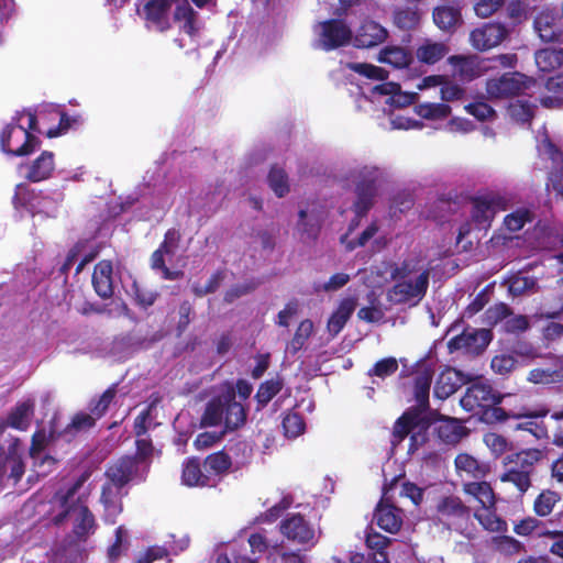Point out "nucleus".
I'll use <instances>...</instances> for the list:
<instances>
[{
  "mask_svg": "<svg viewBox=\"0 0 563 563\" xmlns=\"http://www.w3.org/2000/svg\"><path fill=\"white\" fill-rule=\"evenodd\" d=\"M420 12L418 4L412 5H395L393 8V22L395 26L404 31L416 29L420 23Z\"/></svg>",
  "mask_w": 563,
  "mask_h": 563,
  "instance_id": "473e14b6",
  "label": "nucleus"
},
{
  "mask_svg": "<svg viewBox=\"0 0 563 563\" xmlns=\"http://www.w3.org/2000/svg\"><path fill=\"white\" fill-rule=\"evenodd\" d=\"M195 317V309L189 300H184L178 307L177 335L180 336L189 327Z\"/></svg>",
  "mask_w": 563,
  "mask_h": 563,
  "instance_id": "680f3d73",
  "label": "nucleus"
},
{
  "mask_svg": "<svg viewBox=\"0 0 563 563\" xmlns=\"http://www.w3.org/2000/svg\"><path fill=\"white\" fill-rule=\"evenodd\" d=\"M517 365V360L510 354H499L492 358L490 367L499 375H508L511 373Z\"/></svg>",
  "mask_w": 563,
  "mask_h": 563,
  "instance_id": "0e129e2a",
  "label": "nucleus"
},
{
  "mask_svg": "<svg viewBox=\"0 0 563 563\" xmlns=\"http://www.w3.org/2000/svg\"><path fill=\"white\" fill-rule=\"evenodd\" d=\"M534 106L528 101L517 100L508 107V114L517 123H529L534 117Z\"/></svg>",
  "mask_w": 563,
  "mask_h": 563,
  "instance_id": "603ef678",
  "label": "nucleus"
},
{
  "mask_svg": "<svg viewBox=\"0 0 563 563\" xmlns=\"http://www.w3.org/2000/svg\"><path fill=\"white\" fill-rule=\"evenodd\" d=\"M534 63L541 73H553L563 67V45L539 48L534 52Z\"/></svg>",
  "mask_w": 563,
  "mask_h": 563,
  "instance_id": "393cba45",
  "label": "nucleus"
},
{
  "mask_svg": "<svg viewBox=\"0 0 563 563\" xmlns=\"http://www.w3.org/2000/svg\"><path fill=\"white\" fill-rule=\"evenodd\" d=\"M540 417L527 418V421L520 422L516 426V430H522L531 433L536 439H547L548 428L543 421H537Z\"/></svg>",
  "mask_w": 563,
  "mask_h": 563,
  "instance_id": "69168bd1",
  "label": "nucleus"
},
{
  "mask_svg": "<svg viewBox=\"0 0 563 563\" xmlns=\"http://www.w3.org/2000/svg\"><path fill=\"white\" fill-rule=\"evenodd\" d=\"M388 31L378 22L365 19L353 36V44L357 48H372L386 41Z\"/></svg>",
  "mask_w": 563,
  "mask_h": 563,
  "instance_id": "a211bd4d",
  "label": "nucleus"
},
{
  "mask_svg": "<svg viewBox=\"0 0 563 563\" xmlns=\"http://www.w3.org/2000/svg\"><path fill=\"white\" fill-rule=\"evenodd\" d=\"M97 419L90 413L87 412H77L70 423L66 426L63 430V434L76 435L78 432L87 431L95 427Z\"/></svg>",
  "mask_w": 563,
  "mask_h": 563,
  "instance_id": "3c124183",
  "label": "nucleus"
},
{
  "mask_svg": "<svg viewBox=\"0 0 563 563\" xmlns=\"http://www.w3.org/2000/svg\"><path fill=\"white\" fill-rule=\"evenodd\" d=\"M437 421L434 434L443 444L456 445L470 433V430L456 418L441 416Z\"/></svg>",
  "mask_w": 563,
  "mask_h": 563,
  "instance_id": "5701e85b",
  "label": "nucleus"
},
{
  "mask_svg": "<svg viewBox=\"0 0 563 563\" xmlns=\"http://www.w3.org/2000/svg\"><path fill=\"white\" fill-rule=\"evenodd\" d=\"M415 112L426 120H444L451 114V107L446 103L424 102L415 106Z\"/></svg>",
  "mask_w": 563,
  "mask_h": 563,
  "instance_id": "a19ab883",
  "label": "nucleus"
},
{
  "mask_svg": "<svg viewBox=\"0 0 563 563\" xmlns=\"http://www.w3.org/2000/svg\"><path fill=\"white\" fill-rule=\"evenodd\" d=\"M91 284L95 292L101 299L108 300L113 297V265L111 261L102 260L95 265Z\"/></svg>",
  "mask_w": 563,
  "mask_h": 563,
  "instance_id": "412c9836",
  "label": "nucleus"
},
{
  "mask_svg": "<svg viewBox=\"0 0 563 563\" xmlns=\"http://www.w3.org/2000/svg\"><path fill=\"white\" fill-rule=\"evenodd\" d=\"M463 492L473 496L482 505V508H494L496 505L495 493L488 482L478 481L465 483L463 485Z\"/></svg>",
  "mask_w": 563,
  "mask_h": 563,
  "instance_id": "f704fd0d",
  "label": "nucleus"
},
{
  "mask_svg": "<svg viewBox=\"0 0 563 563\" xmlns=\"http://www.w3.org/2000/svg\"><path fill=\"white\" fill-rule=\"evenodd\" d=\"M512 316V309L505 302H497L485 310L483 321L488 327H494L498 322Z\"/></svg>",
  "mask_w": 563,
  "mask_h": 563,
  "instance_id": "5fc2aeb1",
  "label": "nucleus"
},
{
  "mask_svg": "<svg viewBox=\"0 0 563 563\" xmlns=\"http://www.w3.org/2000/svg\"><path fill=\"white\" fill-rule=\"evenodd\" d=\"M137 459L134 456H122L108 465L104 475L107 479L115 485L117 489H122L128 485L137 472Z\"/></svg>",
  "mask_w": 563,
  "mask_h": 563,
  "instance_id": "6ab92c4d",
  "label": "nucleus"
},
{
  "mask_svg": "<svg viewBox=\"0 0 563 563\" xmlns=\"http://www.w3.org/2000/svg\"><path fill=\"white\" fill-rule=\"evenodd\" d=\"M34 404L32 400H25L16 404L14 408L11 409L7 417V424L10 428L24 431L29 427L30 416L33 413Z\"/></svg>",
  "mask_w": 563,
  "mask_h": 563,
  "instance_id": "c9c22d12",
  "label": "nucleus"
},
{
  "mask_svg": "<svg viewBox=\"0 0 563 563\" xmlns=\"http://www.w3.org/2000/svg\"><path fill=\"white\" fill-rule=\"evenodd\" d=\"M455 468L459 473L464 472L468 477L483 479L489 472V466L479 462L467 453H460L454 460Z\"/></svg>",
  "mask_w": 563,
  "mask_h": 563,
  "instance_id": "2f4dec72",
  "label": "nucleus"
},
{
  "mask_svg": "<svg viewBox=\"0 0 563 563\" xmlns=\"http://www.w3.org/2000/svg\"><path fill=\"white\" fill-rule=\"evenodd\" d=\"M532 219V212L529 209L522 208L507 214L504 219V224L509 231L517 232L520 231L526 223L531 222Z\"/></svg>",
  "mask_w": 563,
  "mask_h": 563,
  "instance_id": "13d9d810",
  "label": "nucleus"
},
{
  "mask_svg": "<svg viewBox=\"0 0 563 563\" xmlns=\"http://www.w3.org/2000/svg\"><path fill=\"white\" fill-rule=\"evenodd\" d=\"M267 181L269 188L278 198H283L289 192L288 175L283 168L273 166L268 173Z\"/></svg>",
  "mask_w": 563,
  "mask_h": 563,
  "instance_id": "a18cd8bd",
  "label": "nucleus"
},
{
  "mask_svg": "<svg viewBox=\"0 0 563 563\" xmlns=\"http://www.w3.org/2000/svg\"><path fill=\"white\" fill-rule=\"evenodd\" d=\"M292 504L294 497L291 495H285L277 504L262 512L258 517V521L265 523L275 522Z\"/></svg>",
  "mask_w": 563,
  "mask_h": 563,
  "instance_id": "6e6d98bb",
  "label": "nucleus"
},
{
  "mask_svg": "<svg viewBox=\"0 0 563 563\" xmlns=\"http://www.w3.org/2000/svg\"><path fill=\"white\" fill-rule=\"evenodd\" d=\"M472 220L479 229L490 227L493 219L499 211H506L510 206V198L497 191H487L471 198Z\"/></svg>",
  "mask_w": 563,
  "mask_h": 563,
  "instance_id": "423d86ee",
  "label": "nucleus"
},
{
  "mask_svg": "<svg viewBox=\"0 0 563 563\" xmlns=\"http://www.w3.org/2000/svg\"><path fill=\"white\" fill-rule=\"evenodd\" d=\"M537 282L531 276H526L521 272L511 273L501 282L503 286H507L508 294L511 297H519L534 288Z\"/></svg>",
  "mask_w": 563,
  "mask_h": 563,
  "instance_id": "e433bc0d",
  "label": "nucleus"
},
{
  "mask_svg": "<svg viewBox=\"0 0 563 563\" xmlns=\"http://www.w3.org/2000/svg\"><path fill=\"white\" fill-rule=\"evenodd\" d=\"M320 45L325 52L333 51L351 43L353 32L342 19H329L321 22Z\"/></svg>",
  "mask_w": 563,
  "mask_h": 563,
  "instance_id": "9b49d317",
  "label": "nucleus"
},
{
  "mask_svg": "<svg viewBox=\"0 0 563 563\" xmlns=\"http://www.w3.org/2000/svg\"><path fill=\"white\" fill-rule=\"evenodd\" d=\"M312 331L313 322L310 319L302 320L298 324L292 339L288 343L289 352L294 355L298 353L303 347L308 339L311 336Z\"/></svg>",
  "mask_w": 563,
  "mask_h": 563,
  "instance_id": "49530a36",
  "label": "nucleus"
},
{
  "mask_svg": "<svg viewBox=\"0 0 563 563\" xmlns=\"http://www.w3.org/2000/svg\"><path fill=\"white\" fill-rule=\"evenodd\" d=\"M55 169L54 153L43 151L29 166L25 178L32 183H38L48 179Z\"/></svg>",
  "mask_w": 563,
  "mask_h": 563,
  "instance_id": "cd10ccee",
  "label": "nucleus"
},
{
  "mask_svg": "<svg viewBox=\"0 0 563 563\" xmlns=\"http://www.w3.org/2000/svg\"><path fill=\"white\" fill-rule=\"evenodd\" d=\"M560 501V495L553 490H542L533 503V510L540 517H545L550 515L556 505Z\"/></svg>",
  "mask_w": 563,
  "mask_h": 563,
  "instance_id": "09e8293b",
  "label": "nucleus"
},
{
  "mask_svg": "<svg viewBox=\"0 0 563 563\" xmlns=\"http://www.w3.org/2000/svg\"><path fill=\"white\" fill-rule=\"evenodd\" d=\"M462 385L460 372L448 368L438 376L433 395L435 398L444 400L452 396Z\"/></svg>",
  "mask_w": 563,
  "mask_h": 563,
  "instance_id": "c85d7f7f",
  "label": "nucleus"
},
{
  "mask_svg": "<svg viewBox=\"0 0 563 563\" xmlns=\"http://www.w3.org/2000/svg\"><path fill=\"white\" fill-rule=\"evenodd\" d=\"M253 391V386L246 379L239 378L235 384L224 382L219 393L206 404L200 419L203 428L225 426V431L241 429L247 420V407L244 405Z\"/></svg>",
  "mask_w": 563,
  "mask_h": 563,
  "instance_id": "f257e3e1",
  "label": "nucleus"
},
{
  "mask_svg": "<svg viewBox=\"0 0 563 563\" xmlns=\"http://www.w3.org/2000/svg\"><path fill=\"white\" fill-rule=\"evenodd\" d=\"M48 200L49 197L44 196L41 190L37 191L25 184L16 185L12 197L16 210L24 209L33 216L43 212Z\"/></svg>",
  "mask_w": 563,
  "mask_h": 563,
  "instance_id": "f3484780",
  "label": "nucleus"
},
{
  "mask_svg": "<svg viewBox=\"0 0 563 563\" xmlns=\"http://www.w3.org/2000/svg\"><path fill=\"white\" fill-rule=\"evenodd\" d=\"M279 532L288 541L300 545L313 544L316 532L301 514H291L279 523Z\"/></svg>",
  "mask_w": 563,
  "mask_h": 563,
  "instance_id": "ddd939ff",
  "label": "nucleus"
},
{
  "mask_svg": "<svg viewBox=\"0 0 563 563\" xmlns=\"http://www.w3.org/2000/svg\"><path fill=\"white\" fill-rule=\"evenodd\" d=\"M504 398L505 395L497 391L489 383L474 380L466 387L460 405L485 423L505 422L510 418L545 417L550 412V409L543 405L533 409L523 407L519 412H508L499 407Z\"/></svg>",
  "mask_w": 563,
  "mask_h": 563,
  "instance_id": "f03ea898",
  "label": "nucleus"
},
{
  "mask_svg": "<svg viewBox=\"0 0 563 563\" xmlns=\"http://www.w3.org/2000/svg\"><path fill=\"white\" fill-rule=\"evenodd\" d=\"M135 7L136 13L144 21L146 29L164 33L172 27V7L167 0H137Z\"/></svg>",
  "mask_w": 563,
  "mask_h": 563,
  "instance_id": "6e6552de",
  "label": "nucleus"
},
{
  "mask_svg": "<svg viewBox=\"0 0 563 563\" xmlns=\"http://www.w3.org/2000/svg\"><path fill=\"white\" fill-rule=\"evenodd\" d=\"M398 369V362L395 357H385L377 361L368 371L369 376L385 378L395 374Z\"/></svg>",
  "mask_w": 563,
  "mask_h": 563,
  "instance_id": "e2e57ef3",
  "label": "nucleus"
},
{
  "mask_svg": "<svg viewBox=\"0 0 563 563\" xmlns=\"http://www.w3.org/2000/svg\"><path fill=\"white\" fill-rule=\"evenodd\" d=\"M357 306L355 297L342 299L331 317L328 320V331L332 336H336L344 328Z\"/></svg>",
  "mask_w": 563,
  "mask_h": 563,
  "instance_id": "a878e982",
  "label": "nucleus"
},
{
  "mask_svg": "<svg viewBox=\"0 0 563 563\" xmlns=\"http://www.w3.org/2000/svg\"><path fill=\"white\" fill-rule=\"evenodd\" d=\"M434 24L442 31L453 32L462 23V14L459 8L452 5H438L433 9Z\"/></svg>",
  "mask_w": 563,
  "mask_h": 563,
  "instance_id": "7c9ffc66",
  "label": "nucleus"
},
{
  "mask_svg": "<svg viewBox=\"0 0 563 563\" xmlns=\"http://www.w3.org/2000/svg\"><path fill=\"white\" fill-rule=\"evenodd\" d=\"M347 68L368 79L384 81L388 78V71L382 67L367 63H350Z\"/></svg>",
  "mask_w": 563,
  "mask_h": 563,
  "instance_id": "4d7b16f0",
  "label": "nucleus"
},
{
  "mask_svg": "<svg viewBox=\"0 0 563 563\" xmlns=\"http://www.w3.org/2000/svg\"><path fill=\"white\" fill-rule=\"evenodd\" d=\"M91 471L85 470L75 482L67 489H59L56 492L54 498L59 503V506L67 505L70 499L77 494V492L84 486V484L90 478Z\"/></svg>",
  "mask_w": 563,
  "mask_h": 563,
  "instance_id": "864d4df0",
  "label": "nucleus"
},
{
  "mask_svg": "<svg viewBox=\"0 0 563 563\" xmlns=\"http://www.w3.org/2000/svg\"><path fill=\"white\" fill-rule=\"evenodd\" d=\"M430 271L423 269L419 276L412 280H396L390 288L389 297L395 303H406L411 299H422L429 287Z\"/></svg>",
  "mask_w": 563,
  "mask_h": 563,
  "instance_id": "4468645a",
  "label": "nucleus"
},
{
  "mask_svg": "<svg viewBox=\"0 0 563 563\" xmlns=\"http://www.w3.org/2000/svg\"><path fill=\"white\" fill-rule=\"evenodd\" d=\"M0 486L8 472V479L16 485L25 473L23 457L14 445H10L7 452H3V448L0 446Z\"/></svg>",
  "mask_w": 563,
  "mask_h": 563,
  "instance_id": "aec40b11",
  "label": "nucleus"
},
{
  "mask_svg": "<svg viewBox=\"0 0 563 563\" xmlns=\"http://www.w3.org/2000/svg\"><path fill=\"white\" fill-rule=\"evenodd\" d=\"M418 258H406L400 264H395L390 269L393 280H402L418 271Z\"/></svg>",
  "mask_w": 563,
  "mask_h": 563,
  "instance_id": "338daca9",
  "label": "nucleus"
},
{
  "mask_svg": "<svg viewBox=\"0 0 563 563\" xmlns=\"http://www.w3.org/2000/svg\"><path fill=\"white\" fill-rule=\"evenodd\" d=\"M378 60L389 64L395 68L408 67L412 60V55L406 48L400 46H386L380 51Z\"/></svg>",
  "mask_w": 563,
  "mask_h": 563,
  "instance_id": "58836bf2",
  "label": "nucleus"
},
{
  "mask_svg": "<svg viewBox=\"0 0 563 563\" xmlns=\"http://www.w3.org/2000/svg\"><path fill=\"white\" fill-rule=\"evenodd\" d=\"M537 80L519 71L505 73L499 77L490 78L486 82V91L494 98H509L522 93L534 87Z\"/></svg>",
  "mask_w": 563,
  "mask_h": 563,
  "instance_id": "0eeeda50",
  "label": "nucleus"
},
{
  "mask_svg": "<svg viewBox=\"0 0 563 563\" xmlns=\"http://www.w3.org/2000/svg\"><path fill=\"white\" fill-rule=\"evenodd\" d=\"M509 35V30L501 23H484L470 34L472 46L481 52L498 46Z\"/></svg>",
  "mask_w": 563,
  "mask_h": 563,
  "instance_id": "dca6fc26",
  "label": "nucleus"
},
{
  "mask_svg": "<svg viewBox=\"0 0 563 563\" xmlns=\"http://www.w3.org/2000/svg\"><path fill=\"white\" fill-rule=\"evenodd\" d=\"M29 117L27 128L20 124L22 112H16L0 134V148L11 156H27L40 146L41 141L33 132L38 131L36 114L31 110L24 111Z\"/></svg>",
  "mask_w": 563,
  "mask_h": 563,
  "instance_id": "20e7f679",
  "label": "nucleus"
},
{
  "mask_svg": "<svg viewBox=\"0 0 563 563\" xmlns=\"http://www.w3.org/2000/svg\"><path fill=\"white\" fill-rule=\"evenodd\" d=\"M533 30L540 41L550 45H563V23L552 10H541L533 19Z\"/></svg>",
  "mask_w": 563,
  "mask_h": 563,
  "instance_id": "f8f14e48",
  "label": "nucleus"
},
{
  "mask_svg": "<svg viewBox=\"0 0 563 563\" xmlns=\"http://www.w3.org/2000/svg\"><path fill=\"white\" fill-rule=\"evenodd\" d=\"M97 528L98 525L93 514L87 505H81L74 521V536L79 542H86L96 532Z\"/></svg>",
  "mask_w": 563,
  "mask_h": 563,
  "instance_id": "c756f323",
  "label": "nucleus"
},
{
  "mask_svg": "<svg viewBox=\"0 0 563 563\" xmlns=\"http://www.w3.org/2000/svg\"><path fill=\"white\" fill-rule=\"evenodd\" d=\"M118 393V384L110 385L98 399H92L89 402V410L91 415L98 420L102 418L109 409L111 402Z\"/></svg>",
  "mask_w": 563,
  "mask_h": 563,
  "instance_id": "37998d69",
  "label": "nucleus"
},
{
  "mask_svg": "<svg viewBox=\"0 0 563 563\" xmlns=\"http://www.w3.org/2000/svg\"><path fill=\"white\" fill-rule=\"evenodd\" d=\"M374 521L384 531L397 533L402 526V510L380 499L374 511Z\"/></svg>",
  "mask_w": 563,
  "mask_h": 563,
  "instance_id": "4be33fe9",
  "label": "nucleus"
},
{
  "mask_svg": "<svg viewBox=\"0 0 563 563\" xmlns=\"http://www.w3.org/2000/svg\"><path fill=\"white\" fill-rule=\"evenodd\" d=\"M390 542H391L390 538L385 537V536H383V534H380L378 532H371L366 537V545L371 550L375 551L373 553L372 558H374V560H376V561H377V558L380 556V554L388 559V554L386 552V549L388 548Z\"/></svg>",
  "mask_w": 563,
  "mask_h": 563,
  "instance_id": "052dcab7",
  "label": "nucleus"
},
{
  "mask_svg": "<svg viewBox=\"0 0 563 563\" xmlns=\"http://www.w3.org/2000/svg\"><path fill=\"white\" fill-rule=\"evenodd\" d=\"M421 422V413L408 408L394 423L391 443L397 445L411 434L409 450H417L426 440V431L413 432ZM423 430H426L424 427Z\"/></svg>",
  "mask_w": 563,
  "mask_h": 563,
  "instance_id": "1a4fd4ad",
  "label": "nucleus"
},
{
  "mask_svg": "<svg viewBox=\"0 0 563 563\" xmlns=\"http://www.w3.org/2000/svg\"><path fill=\"white\" fill-rule=\"evenodd\" d=\"M543 457V451L540 449H526L516 453L508 454L504 460V465L517 468V471H529V475L534 472L536 464Z\"/></svg>",
  "mask_w": 563,
  "mask_h": 563,
  "instance_id": "bb28decb",
  "label": "nucleus"
},
{
  "mask_svg": "<svg viewBox=\"0 0 563 563\" xmlns=\"http://www.w3.org/2000/svg\"><path fill=\"white\" fill-rule=\"evenodd\" d=\"M474 518L488 532L506 533L508 523L505 519L497 515L496 508L484 507L474 512Z\"/></svg>",
  "mask_w": 563,
  "mask_h": 563,
  "instance_id": "72a5a7b5",
  "label": "nucleus"
},
{
  "mask_svg": "<svg viewBox=\"0 0 563 563\" xmlns=\"http://www.w3.org/2000/svg\"><path fill=\"white\" fill-rule=\"evenodd\" d=\"M440 521L455 530H462L463 526L471 520V508L457 496L442 497L435 507Z\"/></svg>",
  "mask_w": 563,
  "mask_h": 563,
  "instance_id": "9d476101",
  "label": "nucleus"
},
{
  "mask_svg": "<svg viewBox=\"0 0 563 563\" xmlns=\"http://www.w3.org/2000/svg\"><path fill=\"white\" fill-rule=\"evenodd\" d=\"M432 380L433 371L431 368H423L415 375L413 397L416 405L410 407V409L422 415L430 408L429 396Z\"/></svg>",
  "mask_w": 563,
  "mask_h": 563,
  "instance_id": "b1692460",
  "label": "nucleus"
},
{
  "mask_svg": "<svg viewBox=\"0 0 563 563\" xmlns=\"http://www.w3.org/2000/svg\"><path fill=\"white\" fill-rule=\"evenodd\" d=\"M283 429L288 438H296L305 431V421L299 412L289 411L283 419Z\"/></svg>",
  "mask_w": 563,
  "mask_h": 563,
  "instance_id": "bf43d9fd",
  "label": "nucleus"
},
{
  "mask_svg": "<svg viewBox=\"0 0 563 563\" xmlns=\"http://www.w3.org/2000/svg\"><path fill=\"white\" fill-rule=\"evenodd\" d=\"M231 466L232 459L223 450L209 454L203 461L187 457L183 463L181 482L188 487H213Z\"/></svg>",
  "mask_w": 563,
  "mask_h": 563,
  "instance_id": "7ed1b4c3",
  "label": "nucleus"
},
{
  "mask_svg": "<svg viewBox=\"0 0 563 563\" xmlns=\"http://www.w3.org/2000/svg\"><path fill=\"white\" fill-rule=\"evenodd\" d=\"M284 387V379L277 375L274 378L267 379L260 384L255 394L257 402V410L265 408L269 401L280 393Z\"/></svg>",
  "mask_w": 563,
  "mask_h": 563,
  "instance_id": "4c0bfd02",
  "label": "nucleus"
},
{
  "mask_svg": "<svg viewBox=\"0 0 563 563\" xmlns=\"http://www.w3.org/2000/svg\"><path fill=\"white\" fill-rule=\"evenodd\" d=\"M382 175L380 169L375 166H362L351 170L350 178L355 185L356 195L353 211L357 218L365 217L373 208Z\"/></svg>",
  "mask_w": 563,
  "mask_h": 563,
  "instance_id": "39448f33",
  "label": "nucleus"
},
{
  "mask_svg": "<svg viewBox=\"0 0 563 563\" xmlns=\"http://www.w3.org/2000/svg\"><path fill=\"white\" fill-rule=\"evenodd\" d=\"M448 53L443 43H426L417 48V58L424 64L433 65L441 60Z\"/></svg>",
  "mask_w": 563,
  "mask_h": 563,
  "instance_id": "79ce46f5",
  "label": "nucleus"
},
{
  "mask_svg": "<svg viewBox=\"0 0 563 563\" xmlns=\"http://www.w3.org/2000/svg\"><path fill=\"white\" fill-rule=\"evenodd\" d=\"M322 219L320 216L311 213L308 218L307 210L301 209L299 211V230L302 234H306L309 239L316 240L321 230Z\"/></svg>",
  "mask_w": 563,
  "mask_h": 563,
  "instance_id": "8fccbe9b",
  "label": "nucleus"
},
{
  "mask_svg": "<svg viewBox=\"0 0 563 563\" xmlns=\"http://www.w3.org/2000/svg\"><path fill=\"white\" fill-rule=\"evenodd\" d=\"M504 468L500 475L501 482L511 483L520 494H525L530 488L532 475H529V471H517L508 465H504Z\"/></svg>",
  "mask_w": 563,
  "mask_h": 563,
  "instance_id": "ea45409f",
  "label": "nucleus"
},
{
  "mask_svg": "<svg viewBox=\"0 0 563 563\" xmlns=\"http://www.w3.org/2000/svg\"><path fill=\"white\" fill-rule=\"evenodd\" d=\"M165 255L163 250L156 249L151 255V268L161 272L162 278L165 280H178L184 277V272L180 269H170L166 266Z\"/></svg>",
  "mask_w": 563,
  "mask_h": 563,
  "instance_id": "c03bdc74",
  "label": "nucleus"
},
{
  "mask_svg": "<svg viewBox=\"0 0 563 563\" xmlns=\"http://www.w3.org/2000/svg\"><path fill=\"white\" fill-rule=\"evenodd\" d=\"M465 111L479 121L490 120L496 117V111L485 101H475L465 106Z\"/></svg>",
  "mask_w": 563,
  "mask_h": 563,
  "instance_id": "774afa93",
  "label": "nucleus"
},
{
  "mask_svg": "<svg viewBox=\"0 0 563 563\" xmlns=\"http://www.w3.org/2000/svg\"><path fill=\"white\" fill-rule=\"evenodd\" d=\"M492 545L496 551L506 555H514L525 551V545L519 540L505 533L493 537Z\"/></svg>",
  "mask_w": 563,
  "mask_h": 563,
  "instance_id": "de8ad7c7",
  "label": "nucleus"
},
{
  "mask_svg": "<svg viewBox=\"0 0 563 563\" xmlns=\"http://www.w3.org/2000/svg\"><path fill=\"white\" fill-rule=\"evenodd\" d=\"M492 340V332L487 329H465L461 334L451 338L448 342L450 352L464 350L467 353H481Z\"/></svg>",
  "mask_w": 563,
  "mask_h": 563,
  "instance_id": "2eb2a0df",
  "label": "nucleus"
}]
</instances>
